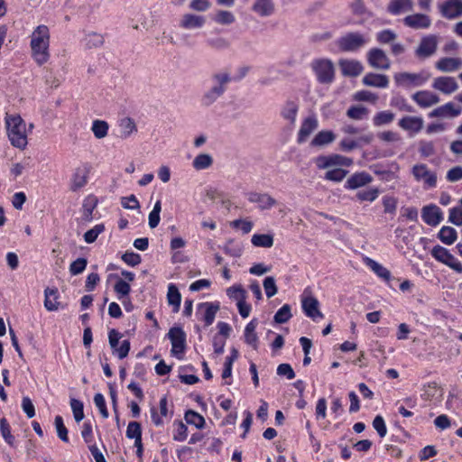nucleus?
<instances>
[{
  "mask_svg": "<svg viewBox=\"0 0 462 462\" xmlns=\"http://www.w3.org/2000/svg\"><path fill=\"white\" fill-rule=\"evenodd\" d=\"M54 424H55L58 437L63 442H66V443L69 442L68 430L64 425L62 417L60 415H57L54 420Z\"/></svg>",
  "mask_w": 462,
  "mask_h": 462,
  "instance_id": "60",
  "label": "nucleus"
},
{
  "mask_svg": "<svg viewBox=\"0 0 462 462\" xmlns=\"http://www.w3.org/2000/svg\"><path fill=\"white\" fill-rule=\"evenodd\" d=\"M380 195L378 188H369L356 192V198L359 201L374 202Z\"/></svg>",
  "mask_w": 462,
  "mask_h": 462,
  "instance_id": "46",
  "label": "nucleus"
},
{
  "mask_svg": "<svg viewBox=\"0 0 462 462\" xmlns=\"http://www.w3.org/2000/svg\"><path fill=\"white\" fill-rule=\"evenodd\" d=\"M108 129L109 125L107 122L98 119L93 121L91 131L96 138H105L108 134Z\"/></svg>",
  "mask_w": 462,
  "mask_h": 462,
  "instance_id": "45",
  "label": "nucleus"
},
{
  "mask_svg": "<svg viewBox=\"0 0 462 462\" xmlns=\"http://www.w3.org/2000/svg\"><path fill=\"white\" fill-rule=\"evenodd\" d=\"M82 42L87 49L99 48L104 43V37L97 32H89L85 35Z\"/></svg>",
  "mask_w": 462,
  "mask_h": 462,
  "instance_id": "39",
  "label": "nucleus"
},
{
  "mask_svg": "<svg viewBox=\"0 0 462 462\" xmlns=\"http://www.w3.org/2000/svg\"><path fill=\"white\" fill-rule=\"evenodd\" d=\"M50 30L44 24L38 25L30 36L31 55L39 66L50 59Z\"/></svg>",
  "mask_w": 462,
  "mask_h": 462,
  "instance_id": "1",
  "label": "nucleus"
},
{
  "mask_svg": "<svg viewBox=\"0 0 462 462\" xmlns=\"http://www.w3.org/2000/svg\"><path fill=\"white\" fill-rule=\"evenodd\" d=\"M431 255L439 262L448 264L449 263V261L452 260V257L454 256L449 253L448 249H446L443 246L436 245L431 250Z\"/></svg>",
  "mask_w": 462,
  "mask_h": 462,
  "instance_id": "42",
  "label": "nucleus"
},
{
  "mask_svg": "<svg viewBox=\"0 0 462 462\" xmlns=\"http://www.w3.org/2000/svg\"><path fill=\"white\" fill-rule=\"evenodd\" d=\"M336 139V135L332 131L324 130L319 132L311 141L313 146H325L331 143Z\"/></svg>",
  "mask_w": 462,
  "mask_h": 462,
  "instance_id": "36",
  "label": "nucleus"
},
{
  "mask_svg": "<svg viewBox=\"0 0 462 462\" xmlns=\"http://www.w3.org/2000/svg\"><path fill=\"white\" fill-rule=\"evenodd\" d=\"M251 242L254 246L270 248L273 245V236L268 234H254Z\"/></svg>",
  "mask_w": 462,
  "mask_h": 462,
  "instance_id": "44",
  "label": "nucleus"
},
{
  "mask_svg": "<svg viewBox=\"0 0 462 462\" xmlns=\"http://www.w3.org/2000/svg\"><path fill=\"white\" fill-rule=\"evenodd\" d=\"M393 79L396 85L402 88L420 87L428 80V77L422 73L411 72L395 73Z\"/></svg>",
  "mask_w": 462,
  "mask_h": 462,
  "instance_id": "7",
  "label": "nucleus"
},
{
  "mask_svg": "<svg viewBox=\"0 0 462 462\" xmlns=\"http://www.w3.org/2000/svg\"><path fill=\"white\" fill-rule=\"evenodd\" d=\"M403 23L405 26L414 30H423L430 27L431 19L427 14L418 13L404 17Z\"/></svg>",
  "mask_w": 462,
  "mask_h": 462,
  "instance_id": "16",
  "label": "nucleus"
},
{
  "mask_svg": "<svg viewBox=\"0 0 462 462\" xmlns=\"http://www.w3.org/2000/svg\"><path fill=\"white\" fill-rule=\"evenodd\" d=\"M97 206V199L94 197H88L85 199L83 202V217L86 220L92 218V213Z\"/></svg>",
  "mask_w": 462,
  "mask_h": 462,
  "instance_id": "62",
  "label": "nucleus"
},
{
  "mask_svg": "<svg viewBox=\"0 0 462 462\" xmlns=\"http://www.w3.org/2000/svg\"><path fill=\"white\" fill-rule=\"evenodd\" d=\"M306 292L307 291H304L301 297V307L304 314L314 321L323 319L324 315L319 309V300L310 294L306 295Z\"/></svg>",
  "mask_w": 462,
  "mask_h": 462,
  "instance_id": "12",
  "label": "nucleus"
},
{
  "mask_svg": "<svg viewBox=\"0 0 462 462\" xmlns=\"http://www.w3.org/2000/svg\"><path fill=\"white\" fill-rule=\"evenodd\" d=\"M448 221L455 226H462V208L454 207L449 209Z\"/></svg>",
  "mask_w": 462,
  "mask_h": 462,
  "instance_id": "64",
  "label": "nucleus"
},
{
  "mask_svg": "<svg viewBox=\"0 0 462 462\" xmlns=\"http://www.w3.org/2000/svg\"><path fill=\"white\" fill-rule=\"evenodd\" d=\"M373 181V177L366 171H357L353 173L346 181L345 188L346 189H357Z\"/></svg>",
  "mask_w": 462,
  "mask_h": 462,
  "instance_id": "18",
  "label": "nucleus"
},
{
  "mask_svg": "<svg viewBox=\"0 0 462 462\" xmlns=\"http://www.w3.org/2000/svg\"><path fill=\"white\" fill-rule=\"evenodd\" d=\"M375 38L381 44H389L396 40L397 34L390 29H385L378 32Z\"/></svg>",
  "mask_w": 462,
  "mask_h": 462,
  "instance_id": "55",
  "label": "nucleus"
},
{
  "mask_svg": "<svg viewBox=\"0 0 462 462\" xmlns=\"http://www.w3.org/2000/svg\"><path fill=\"white\" fill-rule=\"evenodd\" d=\"M431 86L444 95H451L458 89V84L455 78L448 76L435 78Z\"/></svg>",
  "mask_w": 462,
  "mask_h": 462,
  "instance_id": "14",
  "label": "nucleus"
},
{
  "mask_svg": "<svg viewBox=\"0 0 462 462\" xmlns=\"http://www.w3.org/2000/svg\"><path fill=\"white\" fill-rule=\"evenodd\" d=\"M252 9L260 16H270L274 12L275 5L273 0H255Z\"/></svg>",
  "mask_w": 462,
  "mask_h": 462,
  "instance_id": "33",
  "label": "nucleus"
},
{
  "mask_svg": "<svg viewBox=\"0 0 462 462\" xmlns=\"http://www.w3.org/2000/svg\"><path fill=\"white\" fill-rule=\"evenodd\" d=\"M184 418L188 424L194 425L197 429L204 428L205 419L199 413L189 410L186 411Z\"/></svg>",
  "mask_w": 462,
  "mask_h": 462,
  "instance_id": "47",
  "label": "nucleus"
},
{
  "mask_svg": "<svg viewBox=\"0 0 462 462\" xmlns=\"http://www.w3.org/2000/svg\"><path fill=\"white\" fill-rule=\"evenodd\" d=\"M348 171L340 167H336L328 170L325 174V179L328 180L340 182L345 179Z\"/></svg>",
  "mask_w": 462,
  "mask_h": 462,
  "instance_id": "53",
  "label": "nucleus"
},
{
  "mask_svg": "<svg viewBox=\"0 0 462 462\" xmlns=\"http://www.w3.org/2000/svg\"><path fill=\"white\" fill-rule=\"evenodd\" d=\"M462 114V106H455L452 102L446 103L433 109L429 116L433 117H457Z\"/></svg>",
  "mask_w": 462,
  "mask_h": 462,
  "instance_id": "19",
  "label": "nucleus"
},
{
  "mask_svg": "<svg viewBox=\"0 0 462 462\" xmlns=\"http://www.w3.org/2000/svg\"><path fill=\"white\" fill-rule=\"evenodd\" d=\"M44 307L49 311H55L59 309V291L56 288H46L44 291Z\"/></svg>",
  "mask_w": 462,
  "mask_h": 462,
  "instance_id": "34",
  "label": "nucleus"
},
{
  "mask_svg": "<svg viewBox=\"0 0 462 462\" xmlns=\"http://www.w3.org/2000/svg\"><path fill=\"white\" fill-rule=\"evenodd\" d=\"M175 427L173 430V439L175 441H184L188 438V427L180 420H176L173 423Z\"/></svg>",
  "mask_w": 462,
  "mask_h": 462,
  "instance_id": "51",
  "label": "nucleus"
},
{
  "mask_svg": "<svg viewBox=\"0 0 462 462\" xmlns=\"http://www.w3.org/2000/svg\"><path fill=\"white\" fill-rule=\"evenodd\" d=\"M439 14L448 20L462 16V0H444L438 4Z\"/></svg>",
  "mask_w": 462,
  "mask_h": 462,
  "instance_id": "9",
  "label": "nucleus"
},
{
  "mask_svg": "<svg viewBox=\"0 0 462 462\" xmlns=\"http://www.w3.org/2000/svg\"><path fill=\"white\" fill-rule=\"evenodd\" d=\"M114 291L117 295V299L122 300L129 295L131 291V286L123 279H118L114 285Z\"/></svg>",
  "mask_w": 462,
  "mask_h": 462,
  "instance_id": "48",
  "label": "nucleus"
},
{
  "mask_svg": "<svg viewBox=\"0 0 462 462\" xmlns=\"http://www.w3.org/2000/svg\"><path fill=\"white\" fill-rule=\"evenodd\" d=\"M438 48V37L429 34L421 38L418 47L415 50V55L420 59H426L432 56Z\"/></svg>",
  "mask_w": 462,
  "mask_h": 462,
  "instance_id": "11",
  "label": "nucleus"
},
{
  "mask_svg": "<svg viewBox=\"0 0 462 462\" xmlns=\"http://www.w3.org/2000/svg\"><path fill=\"white\" fill-rule=\"evenodd\" d=\"M435 68L441 72H455L462 68V59L450 57L441 58L435 63Z\"/></svg>",
  "mask_w": 462,
  "mask_h": 462,
  "instance_id": "25",
  "label": "nucleus"
},
{
  "mask_svg": "<svg viewBox=\"0 0 462 462\" xmlns=\"http://www.w3.org/2000/svg\"><path fill=\"white\" fill-rule=\"evenodd\" d=\"M311 69L321 84H330L335 79V67L329 59H317L311 62Z\"/></svg>",
  "mask_w": 462,
  "mask_h": 462,
  "instance_id": "4",
  "label": "nucleus"
},
{
  "mask_svg": "<svg viewBox=\"0 0 462 462\" xmlns=\"http://www.w3.org/2000/svg\"><path fill=\"white\" fill-rule=\"evenodd\" d=\"M421 218L427 225L436 226L443 220V213L437 205L430 204L422 208Z\"/></svg>",
  "mask_w": 462,
  "mask_h": 462,
  "instance_id": "15",
  "label": "nucleus"
},
{
  "mask_svg": "<svg viewBox=\"0 0 462 462\" xmlns=\"http://www.w3.org/2000/svg\"><path fill=\"white\" fill-rule=\"evenodd\" d=\"M419 152L424 158H428L435 153L434 143L431 141H420L419 143Z\"/></svg>",
  "mask_w": 462,
  "mask_h": 462,
  "instance_id": "63",
  "label": "nucleus"
},
{
  "mask_svg": "<svg viewBox=\"0 0 462 462\" xmlns=\"http://www.w3.org/2000/svg\"><path fill=\"white\" fill-rule=\"evenodd\" d=\"M232 78L230 73L227 70H220L215 72L210 77V87L217 88L222 92H226L227 88V85L231 82Z\"/></svg>",
  "mask_w": 462,
  "mask_h": 462,
  "instance_id": "26",
  "label": "nucleus"
},
{
  "mask_svg": "<svg viewBox=\"0 0 462 462\" xmlns=\"http://www.w3.org/2000/svg\"><path fill=\"white\" fill-rule=\"evenodd\" d=\"M365 86L379 88H386L389 86V79L384 74L367 73L362 79Z\"/></svg>",
  "mask_w": 462,
  "mask_h": 462,
  "instance_id": "27",
  "label": "nucleus"
},
{
  "mask_svg": "<svg viewBox=\"0 0 462 462\" xmlns=\"http://www.w3.org/2000/svg\"><path fill=\"white\" fill-rule=\"evenodd\" d=\"M213 164V158L208 153H200L195 157L192 166L197 171L208 169Z\"/></svg>",
  "mask_w": 462,
  "mask_h": 462,
  "instance_id": "41",
  "label": "nucleus"
},
{
  "mask_svg": "<svg viewBox=\"0 0 462 462\" xmlns=\"http://www.w3.org/2000/svg\"><path fill=\"white\" fill-rule=\"evenodd\" d=\"M258 326V320L256 319H253L245 328L244 337L245 342L251 346L254 350L258 349L259 339L258 336L255 332V329Z\"/></svg>",
  "mask_w": 462,
  "mask_h": 462,
  "instance_id": "31",
  "label": "nucleus"
},
{
  "mask_svg": "<svg viewBox=\"0 0 462 462\" xmlns=\"http://www.w3.org/2000/svg\"><path fill=\"white\" fill-rule=\"evenodd\" d=\"M338 65L342 74L346 77H357L364 70L362 63L356 60H340Z\"/></svg>",
  "mask_w": 462,
  "mask_h": 462,
  "instance_id": "23",
  "label": "nucleus"
},
{
  "mask_svg": "<svg viewBox=\"0 0 462 462\" xmlns=\"http://www.w3.org/2000/svg\"><path fill=\"white\" fill-rule=\"evenodd\" d=\"M299 103L294 100H287L281 108V116L292 128L296 125L299 112Z\"/></svg>",
  "mask_w": 462,
  "mask_h": 462,
  "instance_id": "17",
  "label": "nucleus"
},
{
  "mask_svg": "<svg viewBox=\"0 0 462 462\" xmlns=\"http://www.w3.org/2000/svg\"><path fill=\"white\" fill-rule=\"evenodd\" d=\"M291 317V306L289 304H284L277 310L273 317V320L277 324H283L288 322Z\"/></svg>",
  "mask_w": 462,
  "mask_h": 462,
  "instance_id": "49",
  "label": "nucleus"
},
{
  "mask_svg": "<svg viewBox=\"0 0 462 462\" xmlns=\"http://www.w3.org/2000/svg\"><path fill=\"white\" fill-rule=\"evenodd\" d=\"M366 264L371 268V270L380 278L389 281L391 278V273L388 269L383 267L382 264L377 263L376 261L367 258Z\"/></svg>",
  "mask_w": 462,
  "mask_h": 462,
  "instance_id": "43",
  "label": "nucleus"
},
{
  "mask_svg": "<svg viewBox=\"0 0 462 462\" xmlns=\"http://www.w3.org/2000/svg\"><path fill=\"white\" fill-rule=\"evenodd\" d=\"M438 237L443 244L452 245L457 240V234L455 228L444 226L440 228Z\"/></svg>",
  "mask_w": 462,
  "mask_h": 462,
  "instance_id": "38",
  "label": "nucleus"
},
{
  "mask_svg": "<svg viewBox=\"0 0 462 462\" xmlns=\"http://www.w3.org/2000/svg\"><path fill=\"white\" fill-rule=\"evenodd\" d=\"M247 199L251 203L257 204L261 210L270 209L277 204L276 199L268 193L250 192L247 195Z\"/></svg>",
  "mask_w": 462,
  "mask_h": 462,
  "instance_id": "21",
  "label": "nucleus"
},
{
  "mask_svg": "<svg viewBox=\"0 0 462 462\" xmlns=\"http://www.w3.org/2000/svg\"><path fill=\"white\" fill-rule=\"evenodd\" d=\"M104 230H105V226L103 224L96 225L93 228L88 230L84 234V240H85V242L88 243V244L94 243L97 240V236L102 232H104Z\"/></svg>",
  "mask_w": 462,
  "mask_h": 462,
  "instance_id": "59",
  "label": "nucleus"
},
{
  "mask_svg": "<svg viewBox=\"0 0 462 462\" xmlns=\"http://www.w3.org/2000/svg\"><path fill=\"white\" fill-rule=\"evenodd\" d=\"M162 210V204L160 200H157L153 206L152 210L150 212L148 217V224L151 228H155L160 223V213Z\"/></svg>",
  "mask_w": 462,
  "mask_h": 462,
  "instance_id": "57",
  "label": "nucleus"
},
{
  "mask_svg": "<svg viewBox=\"0 0 462 462\" xmlns=\"http://www.w3.org/2000/svg\"><path fill=\"white\" fill-rule=\"evenodd\" d=\"M224 95V92L217 89V88L209 87L202 95L200 102L203 106H210L213 105L220 97Z\"/></svg>",
  "mask_w": 462,
  "mask_h": 462,
  "instance_id": "35",
  "label": "nucleus"
},
{
  "mask_svg": "<svg viewBox=\"0 0 462 462\" xmlns=\"http://www.w3.org/2000/svg\"><path fill=\"white\" fill-rule=\"evenodd\" d=\"M5 125L13 146L23 150L27 145L26 124L19 115H7Z\"/></svg>",
  "mask_w": 462,
  "mask_h": 462,
  "instance_id": "2",
  "label": "nucleus"
},
{
  "mask_svg": "<svg viewBox=\"0 0 462 462\" xmlns=\"http://www.w3.org/2000/svg\"><path fill=\"white\" fill-rule=\"evenodd\" d=\"M353 164V159L339 154L322 155L316 159L319 169H329L332 167H349Z\"/></svg>",
  "mask_w": 462,
  "mask_h": 462,
  "instance_id": "8",
  "label": "nucleus"
},
{
  "mask_svg": "<svg viewBox=\"0 0 462 462\" xmlns=\"http://www.w3.org/2000/svg\"><path fill=\"white\" fill-rule=\"evenodd\" d=\"M121 139H128L132 134L137 133V126L133 118L125 116L118 121Z\"/></svg>",
  "mask_w": 462,
  "mask_h": 462,
  "instance_id": "32",
  "label": "nucleus"
},
{
  "mask_svg": "<svg viewBox=\"0 0 462 462\" xmlns=\"http://www.w3.org/2000/svg\"><path fill=\"white\" fill-rule=\"evenodd\" d=\"M413 10L412 0H390L387 5V12L393 15L411 12Z\"/></svg>",
  "mask_w": 462,
  "mask_h": 462,
  "instance_id": "28",
  "label": "nucleus"
},
{
  "mask_svg": "<svg viewBox=\"0 0 462 462\" xmlns=\"http://www.w3.org/2000/svg\"><path fill=\"white\" fill-rule=\"evenodd\" d=\"M206 44L215 51H224L230 47V42L222 36L209 37L206 40Z\"/></svg>",
  "mask_w": 462,
  "mask_h": 462,
  "instance_id": "40",
  "label": "nucleus"
},
{
  "mask_svg": "<svg viewBox=\"0 0 462 462\" xmlns=\"http://www.w3.org/2000/svg\"><path fill=\"white\" fill-rule=\"evenodd\" d=\"M89 171L87 167H79L73 172L70 179V189L78 191L85 187L88 181Z\"/></svg>",
  "mask_w": 462,
  "mask_h": 462,
  "instance_id": "24",
  "label": "nucleus"
},
{
  "mask_svg": "<svg viewBox=\"0 0 462 462\" xmlns=\"http://www.w3.org/2000/svg\"><path fill=\"white\" fill-rule=\"evenodd\" d=\"M391 106L400 111L412 113L414 108L407 103L406 99L402 97H394L391 99Z\"/></svg>",
  "mask_w": 462,
  "mask_h": 462,
  "instance_id": "58",
  "label": "nucleus"
},
{
  "mask_svg": "<svg viewBox=\"0 0 462 462\" xmlns=\"http://www.w3.org/2000/svg\"><path fill=\"white\" fill-rule=\"evenodd\" d=\"M319 122L315 116L306 117L300 127L297 141L299 143L306 142L309 136L318 128Z\"/></svg>",
  "mask_w": 462,
  "mask_h": 462,
  "instance_id": "20",
  "label": "nucleus"
},
{
  "mask_svg": "<svg viewBox=\"0 0 462 462\" xmlns=\"http://www.w3.org/2000/svg\"><path fill=\"white\" fill-rule=\"evenodd\" d=\"M367 62L370 67L387 70L391 67V60L386 55V53L379 48H372L367 52Z\"/></svg>",
  "mask_w": 462,
  "mask_h": 462,
  "instance_id": "10",
  "label": "nucleus"
},
{
  "mask_svg": "<svg viewBox=\"0 0 462 462\" xmlns=\"http://www.w3.org/2000/svg\"><path fill=\"white\" fill-rule=\"evenodd\" d=\"M439 392V388L438 384L436 383H430L423 385L420 397L423 400L430 401L435 398Z\"/></svg>",
  "mask_w": 462,
  "mask_h": 462,
  "instance_id": "56",
  "label": "nucleus"
},
{
  "mask_svg": "<svg viewBox=\"0 0 462 462\" xmlns=\"http://www.w3.org/2000/svg\"><path fill=\"white\" fill-rule=\"evenodd\" d=\"M424 121L420 116H403L399 120L398 125L405 130L419 133L423 128Z\"/></svg>",
  "mask_w": 462,
  "mask_h": 462,
  "instance_id": "30",
  "label": "nucleus"
},
{
  "mask_svg": "<svg viewBox=\"0 0 462 462\" xmlns=\"http://www.w3.org/2000/svg\"><path fill=\"white\" fill-rule=\"evenodd\" d=\"M219 310V304L214 302H202L198 306V312L204 311L202 319L206 326H210Z\"/></svg>",
  "mask_w": 462,
  "mask_h": 462,
  "instance_id": "29",
  "label": "nucleus"
},
{
  "mask_svg": "<svg viewBox=\"0 0 462 462\" xmlns=\"http://www.w3.org/2000/svg\"><path fill=\"white\" fill-rule=\"evenodd\" d=\"M126 437L134 440L142 439L141 424L137 421L129 422L126 429Z\"/></svg>",
  "mask_w": 462,
  "mask_h": 462,
  "instance_id": "61",
  "label": "nucleus"
},
{
  "mask_svg": "<svg viewBox=\"0 0 462 462\" xmlns=\"http://www.w3.org/2000/svg\"><path fill=\"white\" fill-rule=\"evenodd\" d=\"M368 115V109L363 106H352L346 111V116L355 120H362Z\"/></svg>",
  "mask_w": 462,
  "mask_h": 462,
  "instance_id": "54",
  "label": "nucleus"
},
{
  "mask_svg": "<svg viewBox=\"0 0 462 462\" xmlns=\"http://www.w3.org/2000/svg\"><path fill=\"white\" fill-rule=\"evenodd\" d=\"M411 97L422 108L432 106L440 100L438 95L429 90L417 91Z\"/></svg>",
  "mask_w": 462,
  "mask_h": 462,
  "instance_id": "22",
  "label": "nucleus"
},
{
  "mask_svg": "<svg viewBox=\"0 0 462 462\" xmlns=\"http://www.w3.org/2000/svg\"><path fill=\"white\" fill-rule=\"evenodd\" d=\"M411 174L416 181L423 182L426 188H434L437 185V174L430 171L424 163L413 165Z\"/></svg>",
  "mask_w": 462,
  "mask_h": 462,
  "instance_id": "6",
  "label": "nucleus"
},
{
  "mask_svg": "<svg viewBox=\"0 0 462 462\" xmlns=\"http://www.w3.org/2000/svg\"><path fill=\"white\" fill-rule=\"evenodd\" d=\"M205 24V16L193 13H185L179 20V27L186 31L199 30L202 29Z\"/></svg>",
  "mask_w": 462,
  "mask_h": 462,
  "instance_id": "13",
  "label": "nucleus"
},
{
  "mask_svg": "<svg viewBox=\"0 0 462 462\" xmlns=\"http://www.w3.org/2000/svg\"><path fill=\"white\" fill-rule=\"evenodd\" d=\"M393 119L394 114L391 111L385 110L377 113L373 118V123L375 126H381L392 123Z\"/></svg>",
  "mask_w": 462,
  "mask_h": 462,
  "instance_id": "50",
  "label": "nucleus"
},
{
  "mask_svg": "<svg viewBox=\"0 0 462 462\" xmlns=\"http://www.w3.org/2000/svg\"><path fill=\"white\" fill-rule=\"evenodd\" d=\"M167 300L168 303L173 306V312H178L180 310V306L181 302V295L174 284H170L168 287L167 292Z\"/></svg>",
  "mask_w": 462,
  "mask_h": 462,
  "instance_id": "37",
  "label": "nucleus"
},
{
  "mask_svg": "<svg viewBox=\"0 0 462 462\" xmlns=\"http://www.w3.org/2000/svg\"><path fill=\"white\" fill-rule=\"evenodd\" d=\"M167 337L171 344V355L180 359L186 348V333L180 327H172L170 328Z\"/></svg>",
  "mask_w": 462,
  "mask_h": 462,
  "instance_id": "5",
  "label": "nucleus"
},
{
  "mask_svg": "<svg viewBox=\"0 0 462 462\" xmlns=\"http://www.w3.org/2000/svg\"><path fill=\"white\" fill-rule=\"evenodd\" d=\"M213 20L215 23L218 24L228 25L233 23L236 19L231 12L226 10H219L216 13Z\"/></svg>",
  "mask_w": 462,
  "mask_h": 462,
  "instance_id": "52",
  "label": "nucleus"
},
{
  "mask_svg": "<svg viewBox=\"0 0 462 462\" xmlns=\"http://www.w3.org/2000/svg\"><path fill=\"white\" fill-rule=\"evenodd\" d=\"M368 37L359 32H350L339 37L336 44L341 51L356 52L365 46Z\"/></svg>",
  "mask_w": 462,
  "mask_h": 462,
  "instance_id": "3",
  "label": "nucleus"
}]
</instances>
